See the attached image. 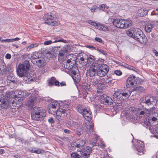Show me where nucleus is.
Wrapping results in <instances>:
<instances>
[{
  "label": "nucleus",
  "instance_id": "cd10ccee",
  "mask_svg": "<svg viewBox=\"0 0 158 158\" xmlns=\"http://www.w3.org/2000/svg\"><path fill=\"white\" fill-rule=\"evenodd\" d=\"M141 143L142 144L143 143L142 141L140 142H139L138 143L136 147V149L138 152H140V153L142 152L143 151L144 149V146L143 144H141Z\"/></svg>",
  "mask_w": 158,
  "mask_h": 158
},
{
  "label": "nucleus",
  "instance_id": "680f3d73",
  "mask_svg": "<svg viewBox=\"0 0 158 158\" xmlns=\"http://www.w3.org/2000/svg\"><path fill=\"white\" fill-rule=\"evenodd\" d=\"M48 122L50 123H55L53 118L52 117L48 119Z\"/></svg>",
  "mask_w": 158,
  "mask_h": 158
},
{
  "label": "nucleus",
  "instance_id": "ddd939ff",
  "mask_svg": "<svg viewBox=\"0 0 158 158\" xmlns=\"http://www.w3.org/2000/svg\"><path fill=\"white\" fill-rule=\"evenodd\" d=\"M101 97V102H102L103 104L106 105H110L113 102V100L111 98L106 95L103 94Z\"/></svg>",
  "mask_w": 158,
  "mask_h": 158
},
{
  "label": "nucleus",
  "instance_id": "6ab92c4d",
  "mask_svg": "<svg viewBox=\"0 0 158 158\" xmlns=\"http://www.w3.org/2000/svg\"><path fill=\"white\" fill-rule=\"evenodd\" d=\"M77 57L76 55L73 53H70V64L71 65L70 68H74L77 66L76 65V60Z\"/></svg>",
  "mask_w": 158,
  "mask_h": 158
},
{
  "label": "nucleus",
  "instance_id": "4be33fe9",
  "mask_svg": "<svg viewBox=\"0 0 158 158\" xmlns=\"http://www.w3.org/2000/svg\"><path fill=\"white\" fill-rule=\"evenodd\" d=\"M154 24L153 22L149 21L146 23L145 26V30L147 33L150 32L154 27Z\"/></svg>",
  "mask_w": 158,
  "mask_h": 158
},
{
  "label": "nucleus",
  "instance_id": "f3484780",
  "mask_svg": "<svg viewBox=\"0 0 158 158\" xmlns=\"http://www.w3.org/2000/svg\"><path fill=\"white\" fill-rule=\"evenodd\" d=\"M82 115L85 119L88 121H90L92 118V112L88 108L83 113Z\"/></svg>",
  "mask_w": 158,
  "mask_h": 158
},
{
  "label": "nucleus",
  "instance_id": "5fc2aeb1",
  "mask_svg": "<svg viewBox=\"0 0 158 158\" xmlns=\"http://www.w3.org/2000/svg\"><path fill=\"white\" fill-rule=\"evenodd\" d=\"M88 23L89 24L93 26H94L95 27H96V26L97 25V23H96L94 22H93V21H92L91 20L89 21Z\"/></svg>",
  "mask_w": 158,
  "mask_h": 158
},
{
  "label": "nucleus",
  "instance_id": "412c9836",
  "mask_svg": "<svg viewBox=\"0 0 158 158\" xmlns=\"http://www.w3.org/2000/svg\"><path fill=\"white\" fill-rule=\"evenodd\" d=\"M122 97L121 91H116L113 95V98L114 100L115 99L118 101H122L123 100Z\"/></svg>",
  "mask_w": 158,
  "mask_h": 158
},
{
  "label": "nucleus",
  "instance_id": "4468645a",
  "mask_svg": "<svg viewBox=\"0 0 158 158\" xmlns=\"http://www.w3.org/2000/svg\"><path fill=\"white\" fill-rule=\"evenodd\" d=\"M135 76L131 75L127 78L126 82V86L127 88H131L133 87L135 83Z\"/></svg>",
  "mask_w": 158,
  "mask_h": 158
},
{
  "label": "nucleus",
  "instance_id": "49530a36",
  "mask_svg": "<svg viewBox=\"0 0 158 158\" xmlns=\"http://www.w3.org/2000/svg\"><path fill=\"white\" fill-rule=\"evenodd\" d=\"M154 116H156V117H153L151 118V120L152 121L154 122L158 119V114L157 113H155Z\"/></svg>",
  "mask_w": 158,
  "mask_h": 158
},
{
  "label": "nucleus",
  "instance_id": "aec40b11",
  "mask_svg": "<svg viewBox=\"0 0 158 158\" xmlns=\"http://www.w3.org/2000/svg\"><path fill=\"white\" fill-rule=\"evenodd\" d=\"M150 113V111L148 109L143 107H141V110L138 113V114H137V116H139V117H143L147 114H148Z\"/></svg>",
  "mask_w": 158,
  "mask_h": 158
},
{
  "label": "nucleus",
  "instance_id": "8fccbe9b",
  "mask_svg": "<svg viewBox=\"0 0 158 158\" xmlns=\"http://www.w3.org/2000/svg\"><path fill=\"white\" fill-rule=\"evenodd\" d=\"M86 46L87 48H89L90 49H92V50H97V49H98V47H94L93 46H91V45H86Z\"/></svg>",
  "mask_w": 158,
  "mask_h": 158
},
{
  "label": "nucleus",
  "instance_id": "69168bd1",
  "mask_svg": "<svg viewBox=\"0 0 158 158\" xmlns=\"http://www.w3.org/2000/svg\"><path fill=\"white\" fill-rule=\"evenodd\" d=\"M52 43L51 40L45 41L44 42V44L45 45H47L51 44Z\"/></svg>",
  "mask_w": 158,
  "mask_h": 158
},
{
  "label": "nucleus",
  "instance_id": "58836bf2",
  "mask_svg": "<svg viewBox=\"0 0 158 158\" xmlns=\"http://www.w3.org/2000/svg\"><path fill=\"white\" fill-rule=\"evenodd\" d=\"M152 133L154 134L155 137L158 139V126L153 130Z\"/></svg>",
  "mask_w": 158,
  "mask_h": 158
},
{
  "label": "nucleus",
  "instance_id": "dca6fc26",
  "mask_svg": "<svg viewBox=\"0 0 158 158\" xmlns=\"http://www.w3.org/2000/svg\"><path fill=\"white\" fill-rule=\"evenodd\" d=\"M59 106L57 102H52L49 105V110H52L54 113H56L59 110Z\"/></svg>",
  "mask_w": 158,
  "mask_h": 158
},
{
  "label": "nucleus",
  "instance_id": "864d4df0",
  "mask_svg": "<svg viewBox=\"0 0 158 158\" xmlns=\"http://www.w3.org/2000/svg\"><path fill=\"white\" fill-rule=\"evenodd\" d=\"M130 88H127V89H123V91L124 92H125L128 93V92L129 93L130 95H130L131 93V91L130 89Z\"/></svg>",
  "mask_w": 158,
  "mask_h": 158
},
{
  "label": "nucleus",
  "instance_id": "f257e3e1",
  "mask_svg": "<svg viewBox=\"0 0 158 158\" xmlns=\"http://www.w3.org/2000/svg\"><path fill=\"white\" fill-rule=\"evenodd\" d=\"M46 115V111L42 108L35 107L31 112V117L32 119L35 121L42 120Z\"/></svg>",
  "mask_w": 158,
  "mask_h": 158
},
{
  "label": "nucleus",
  "instance_id": "338daca9",
  "mask_svg": "<svg viewBox=\"0 0 158 158\" xmlns=\"http://www.w3.org/2000/svg\"><path fill=\"white\" fill-rule=\"evenodd\" d=\"M5 57L7 59H9L11 58V55L9 53H7L5 56Z\"/></svg>",
  "mask_w": 158,
  "mask_h": 158
},
{
  "label": "nucleus",
  "instance_id": "2f4dec72",
  "mask_svg": "<svg viewBox=\"0 0 158 158\" xmlns=\"http://www.w3.org/2000/svg\"><path fill=\"white\" fill-rule=\"evenodd\" d=\"M96 27L99 30L103 31H107L108 30V27H105L101 24H97Z\"/></svg>",
  "mask_w": 158,
  "mask_h": 158
},
{
  "label": "nucleus",
  "instance_id": "c03bdc74",
  "mask_svg": "<svg viewBox=\"0 0 158 158\" xmlns=\"http://www.w3.org/2000/svg\"><path fill=\"white\" fill-rule=\"evenodd\" d=\"M104 60L102 58H100L98 59V60L95 61L97 63H98V65L99 66H100V65H102V64L104 62Z\"/></svg>",
  "mask_w": 158,
  "mask_h": 158
},
{
  "label": "nucleus",
  "instance_id": "c85d7f7f",
  "mask_svg": "<svg viewBox=\"0 0 158 158\" xmlns=\"http://www.w3.org/2000/svg\"><path fill=\"white\" fill-rule=\"evenodd\" d=\"M133 90L136 91V92L138 93L144 92L145 91V89H144L143 87L141 86L136 87L134 88Z\"/></svg>",
  "mask_w": 158,
  "mask_h": 158
},
{
  "label": "nucleus",
  "instance_id": "a211bd4d",
  "mask_svg": "<svg viewBox=\"0 0 158 158\" xmlns=\"http://www.w3.org/2000/svg\"><path fill=\"white\" fill-rule=\"evenodd\" d=\"M69 105L68 104H65V103L63 104V105H60L58 110L62 113H65L66 114H68V113L69 112Z\"/></svg>",
  "mask_w": 158,
  "mask_h": 158
},
{
  "label": "nucleus",
  "instance_id": "09e8293b",
  "mask_svg": "<svg viewBox=\"0 0 158 158\" xmlns=\"http://www.w3.org/2000/svg\"><path fill=\"white\" fill-rule=\"evenodd\" d=\"M94 40L100 43H102V44H104V42L99 37H96L95 38Z\"/></svg>",
  "mask_w": 158,
  "mask_h": 158
},
{
  "label": "nucleus",
  "instance_id": "4c0bfd02",
  "mask_svg": "<svg viewBox=\"0 0 158 158\" xmlns=\"http://www.w3.org/2000/svg\"><path fill=\"white\" fill-rule=\"evenodd\" d=\"M89 154L86 153L85 152L82 151L81 153V156H80L81 158H88L89 156Z\"/></svg>",
  "mask_w": 158,
  "mask_h": 158
},
{
  "label": "nucleus",
  "instance_id": "774afa93",
  "mask_svg": "<svg viewBox=\"0 0 158 158\" xmlns=\"http://www.w3.org/2000/svg\"><path fill=\"white\" fill-rule=\"evenodd\" d=\"M152 15H158V8L153 11Z\"/></svg>",
  "mask_w": 158,
  "mask_h": 158
},
{
  "label": "nucleus",
  "instance_id": "13d9d810",
  "mask_svg": "<svg viewBox=\"0 0 158 158\" xmlns=\"http://www.w3.org/2000/svg\"><path fill=\"white\" fill-rule=\"evenodd\" d=\"M42 150L40 149H39L38 150H34L33 153L36 154H39L42 152Z\"/></svg>",
  "mask_w": 158,
  "mask_h": 158
},
{
  "label": "nucleus",
  "instance_id": "72a5a7b5",
  "mask_svg": "<svg viewBox=\"0 0 158 158\" xmlns=\"http://www.w3.org/2000/svg\"><path fill=\"white\" fill-rule=\"evenodd\" d=\"M141 108L139 107V106H136L132 108L131 110L133 112L136 114H138V113L141 110Z\"/></svg>",
  "mask_w": 158,
  "mask_h": 158
},
{
  "label": "nucleus",
  "instance_id": "052dcab7",
  "mask_svg": "<svg viewBox=\"0 0 158 158\" xmlns=\"http://www.w3.org/2000/svg\"><path fill=\"white\" fill-rule=\"evenodd\" d=\"M87 131L88 130L90 132H93V131H94V128H93V126H89V128H88V127L87 128Z\"/></svg>",
  "mask_w": 158,
  "mask_h": 158
},
{
  "label": "nucleus",
  "instance_id": "f704fd0d",
  "mask_svg": "<svg viewBox=\"0 0 158 158\" xmlns=\"http://www.w3.org/2000/svg\"><path fill=\"white\" fill-rule=\"evenodd\" d=\"M56 80V78L54 77L49 79L48 80V85L49 86H52L54 84V81Z\"/></svg>",
  "mask_w": 158,
  "mask_h": 158
},
{
  "label": "nucleus",
  "instance_id": "bf43d9fd",
  "mask_svg": "<svg viewBox=\"0 0 158 158\" xmlns=\"http://www.w3.org/2000/svg\"><path fill=\"white\" fill-rule=\"evenodd\" d=\"M98 6L96 5H94L91 8V10L92 12H94L96 9H98Z\"/></svg>",
  "mask_w": 158,
  "mask_h": 158
},
{
  "label": "nucleus",
  "instance_id": "a878e982",
  "mask_svg": "<svg viewBox=\"0 0 158 158\" xmlns=\"http://www.w3.org/2000/svg\"><path fill=\"white\" fill-rule=\"evenodd\" d=\"M95 59L94 57L90 55L89 56H87L86 57V61H85V63L83 62V64H82V65L85 66L87 64H90L93 62L95 60Z\"/></svg>",
  "mask_w": 158,
  "mask_h": 158
},
{
  "label": "nucleus",
  "instance_id": "e2e57ef3",
  "mask_svg": "<svg viewBox=\"0 0 158 158\" xmlns=\"http://www.w3.org/2000/svg\"><path fill=\"white\" fill-rule=\"evenodd\" d=\"M98 9L100 10H104L105 9V5L104 4H102L98 7Z\"/></svg>",
  "mask_w": 158,
  "mask_h": 158
},
{
  "label": "nucleus",
  "instance_id": "7ed1b4c3",
  "mask_svg": "<svg viewBox=\"0 0 158 158\" xmlns=\"http://www.w3.org/2000/svg\"><path fill=\"white\" fill-rule=\"evenodd\" d=\"M132 21L131 20H125L120 19H114L113 22V25L119 28H126L132 25Z\"/></svg>",
  "mask_w": 158,
  "mask_h": 158
},
{
  "label": "nucleus",
  "instance_id": "0eeeda50",
  "mask_svg": "<svg viewBox=\"0 0 158 158\" xmlns=\"http://www.w3.org/2000/svg\"><path fill=\"white\" fill-rule=\"evenodd\" d=\"M109 67L106 64L101 65L98 68L97 72V75L100 77L104 76L108 73Z\"/></svg>",
  "mask_w": 158,
  "mask_h": 158
},
{
  "label": "nucleus",
  "instance_id": "473e14b6",
  "mask_svg": "<svg viewBox=\"0 0 158 158\" xmlns=\"http://www.w3.org/2000/svg\"><path fill=\"white\" fill-rule=\"evenodd\" d=\"M35 100V98H32L28 100L27 105L29 107H32L34 104V101Z\"/></svg>",
  "mask_w": 158,
  "mask_h": 158
},
{
  "label": "nucleus",
  "instance_id": "603ef678",
  "mask_svg": "<svg viewBox=\"0 0 158 158\" xmlns=\"http://www.w3.org/2000/svg\"><path fill=\"white\" fill-rule=\"evenodd\" d=\"M97 50L100 53H102V54H103L104 55H107V53L106 52H105L103 50L99 49L98 47V49H97Z\"/></svg>",
  "mask_w": 158,
  "mask_h": 158
},
{
  "label": "nucleus",
  "instance_id": "de8ad7c7",
  "mask_svg": "<svg viewBox=\"0 0 158 158\" xmlns=\"http://www.w3.org/2000/svg\"><path fill=\"white\" fill-rule=\"evenodd\" d=\"M127 35L133 38V29L131 31H128L127 32Z\"/></svg>",
  "mask_w": 158,
  "mask_h": 158
},
{
  "label": "nucleus",
  "instance_id": "a19ab883",
  "mask_svg": "<svg viewBox=\"0 0 158 158\" xmlns=\"http://www.w3.org/2000/svg\"><path fill=\"white\" fill-rule=\"evenodd\" d=\"M70 155L72 158H80V155L76 152L72 153Z\"/></svg>",
  "mask_w": 158,
  "mask_h": 158
},
{
  "label": "nucleus",
  "instance_id": "7c9ffc66",
  "mask_svg": "<svg viewBox=\"0 0 158 158\" xmlns=\"http://www.w3.org/2000/svg\"><path fill=\"white\" fill-rule=\"evenodd\" d=\"M70 129L72 130H76L78 127V124L74 122H70Z\"/></svg>",
  "mask_w": 158,
  "mask_h": 158
},
{
  "label": "nucleus",
  "instance_id": "20e7f679",
  "mask_svg": "<svg viewBox=\"0 0 158 158\" xmlns=\"http://www.w3.org/2000/svg\"><path fill=\"white\" fill-rule=\"evenodd\" d=\"M133 37L136 40L142 44H145L147 41V38L143 31L139 29L135 28L133 29Z\"/></svg>",
  "mask_w": 158,
  "mask_h": 158
},
{
  "label": "nucleus",
  "instance_id": "3c124183",
  "mask_svg": "<svg viewBox=\"0 0 158 158\" xmlns=\"http://www.w3.org/2000/svg\"><path fill=\"white\" fill-rule=\"evenodd\" d=\"M106 77H107L106 78V81H108V82L111 83L113 79H112L111 77L110 76H110H107Z\"/></svg>",
  "mask_w": 158,
  "mask_h": 158
},
{
  "label": "nucleus",
  "instance_id": "9d476101",
  "mask_svg": "<svg viewBox=\"0 0 158 158\" xmlns=\"http://www.w3.org/2000/svg\"><path fill=\"white\" fill-rule=\"evenodd\" d=\"M24 80L27 83H31L32 82L35 81L36 78V75L34 72L27 73L23 77Z\"/></svg>",
  "mask_w": 158,
  "mask_h": 158
},
{
  "label": "nucleus",
  "instance_id": "a18cd8bd",
  "mask_svg": "<svg viewBox=\"0 0 158 158\" xmlns=\"http://www.w3.org/2000/svg\"><path fill=\"white\" fill-rule=\"evenodd\" d=\"M128 93H128L125 92H124L123 91H121V93L122 96H124L125 97L128 98L129 96H130L129 93Z\"/></svg>",
  "mask_w": 158,
  "mask_h": 158
},
{
  "label": "nucleus",
  "instance_id": "393cba45",
  "mask_svg": "<svg viewBox=\"0 0 158 158\" xmlns=\"http://www.w3.org/2000/svg\"><path fill=\"white\" fill-rule=\"evenodd\" d=\"M40 54L37 52H34L31 55V62L33 64L40 57L39 56Z\"/></svg>",
  "mask_w": 158,
  "mask_h": 158
},
{
  "label": "nucleus",
  "instance_id": "0e129e2a",
  "mask_svg": "<svg viewBox=\"0 0 158 158\" xmlns=\"http://www.w3.org/2000/svg\"><path fill=\"white\" fill-rule=\"evenodd\" d=\"M54 42H62L64 43H65L66 42V40H64L63 39L56 40Z\"/></svg>",
  "mask_w": 158,
  "mask_h": 158
},
{
  "label": "nucleus",
  "instance_id": "79ce46f5",
  "mask_svg": "<svg viewBox=\"0 0 158 158\" xmlns=\"http://www.w3.org/2000/svg\"><path fill=\"white\" fill-rule=\"evenodd\" d=\"M104 87H102V85L101 86H98L97 88V93L98 94L102 93V89Z\"/></svg>",
  "mask_w": 158,
  "mask_h": 158
},
{
  "label": "nucleus",
  "instance_id": "c9c22d12",
  "mask_svg": "<svg viewBox=\"0 0 158 158\" xmlns=\"http://www.w3.org/2000/svg\"><path fill=\"white\" fill-rule=\"evenodd\" d=\"M82 151L87 154H89V155H90V153L92 152V149L91 147L87 146Z\"/></svg>",
  "mask_w": 158,
  "mask_h": 158
},
{
  "label": "nucleus",
  "instance_id": "9b49d317",
  "mask_svg": "<svg viewBox=\"0 0 158 158\" xmlns=\"http://www.w3.org/2000/svg\"><path fill=\"white\" fill-rule=\"evenodd\" d=\"M61 50L63 51V52H60L58 55V58L59 60H61L63 59L64 55L65 56V60H67V63H69V59H68L69 56L68 52V47L64 48L63 49H61Z\"/></svg>",
  "mask_w": 158,
  "mask_h": 158
},
{
  "label": "nucleus",
  "instance_id": "ea45409f",
  "mask_svg": "<svg viewBox=\"0 0 158 158\" xmlns=\"http://www.w3.org/2000/svg\"><path fill=\"white\" fill-rule=\"evenodd\" d=\"M125 67L129 69L133 70L135 72H137L138 71V70L137 69L135 68L134 67L130 65L127 64L126 65V67Z\"/></svg>",
  "mask_w": 158,
  "mask_h": 158
},
{
  "label": "nucleus",
  "instance_id": "2eb2a0df",
  "mask_svg": "<svg viewBox=\"0 0 158 158\" xmlns=\"http://www.w3.org/2000/svg\"><path fill=\"white\" fill-rule=\"evenodd\" d=\"M46 62L45 59L42 57L39 58L33 64L37 66L39 68H42L44 67L46 64Z\"/></svg>",
  "mask_w": 158,
  "mask_h": 158
},
{
  "label": "nucleus",
  "instance_id": "4d7b16f0",
  "mask_svg": "<svg viewBox=\"0 0 158 158\" xmlns=\"http://www.w3.org/2000/svg\"><path fill=\"white\" fill-rule=\"evenodd\" d=\"M83 57H81L80 60L82 61H84L85 59L86 60L87 55L86 54L84 53V55H82Z\"/></svg>",
  "mask_w": 158,
  "mask_h": 158
},
{
  "label": "nucleus",
  "instance_id": "f03ea898",
  "mask_svg": "<svg viewBox=\"0 0 158 158\" xmlns=\"http://www.w3.org/2000/svg\"><path fill=\"white\" fill-rule=\"evenodd\" d=\"M30 66L29 62L27 60L19 64L16 70L18 75L20 77H23L29 70Z\"/></svg>",
  "mask_w": 158,
  "mask_h": 158
},
{
  "label": "nucleus",
  "instance_id": "f8f14e48",
  "mask_svg": "<svg viewBox=\"0 0 158 158\" xmlns=\"http://www.w3.org/2000/svg\"><path fill=\"white\" fill-rule=\"evenodd\" d=\"M154 99L150 96H145L142 97L140 99V103H145L149 106L153 104Z\"/></svg>",
  "mask_w": 158,
  "mask_h": 158
},
{
  "label": "nucleus",
  "instance_id": "e433bc0d",
  "mask_svg": "<svg viewBox=\"0 0 158 158\" xmlns=\"http://www.w3.org/2000/svg\"><path fill=\"white\" fill-rule=\"evenodd\" d=\"M100 66H99L98 64V63H97L96 61L95 62L93 63L90 66V67L93 68L94 69H95L96 70H98V68Z\"/></svg>",
  "mask_w": 158,
  "mask_h": 158
},
{
  "label": "nucleus",
  "instance_id": "1a4fd4ad",
  "mask_svg": "<svg viewBox=\"0 0 158 158\" xmlns=\"http://www.w3.org/2000/svg\"><path fill=\"white\" fill-rule=\"evenodd\" d=\"M43 19L45 20L44 23L53 26L55 25L56 22L55 21L56 19L53 15H50L49 13L45 14Z\"/></svg>",
  "mask_w": 158,
  "mask_h": 158
},
{
  "label": "nucleus",
  "instance_id": "b1692460",
  "mask_svg": "<svg viewBox=\"0 0 158 158\" xmlns=\"http://www.w3.org/2000/svg\"><path fill=\"white\" fill-rule=\"evenodd\" d=\"M148 10L147 9L144 8H142L138 10V16L143 17L146 16L148 14Z\"/></svg>",
  "mask_w": 158,
  "mask_h": 158
},
{
  "label": "nucleus",
  "instance_id": "39448f33",
  "mask_svg": "<svg viewBox=\"0 0 158 158\" xmlns=\"http://www.w3.org/2000/svg\"><path fill=\"white\" fill-rule=\"evenodd\" d=\"M74 67L70 68V76L75 84H78L80 81L81 77L80 74L78 73V70L77 67V66Z\"/></svg>",
  "mask_w": 158,
  "mask_h": 158
},
{
  "label": "nucleus",
  "instance_id": "423d86ee",
  "mask_svg": "<svg viewBox=\"0 0 158 158\" xmlns=\"http://www.w3.org/2000/svg\"><path fill=\"white\" fill-rule=\"evenodd\" d=\"M86 141L83 139H78L75 141H73L71 144L70 150H74L76 148L81 149L86 143Z\"/></svg>",
  "mask_w": 158,
  "mask_h": 158
},
{
  "label": "nucleus",
  "instance_id": "c756f323",
  "mask_svg": "<svg viewBox=\"0 0 158 158\" xmlns=\"http://www.w3.org/2000/svg\"><path fill=\"white\" fill-rule=\"evenodd\" d=\"M97 70L90 67L89 69V74L90 76V77L94 76L96 74H97Z\"/></svg>",
  "mask_w": 158,
  "mask_h": 158
},
{
  "label": "nucleus",
  "instance_id": "6e6552de",
  "mask_svg": "<svg viewBox=\"0 0 158 158\" xmlns=\"http://www.w3.org/2000/svg\"><path fill=\"white\" fill-rule=\"evenodd\" d=\"M6 96L7 97V100L4 99L2 100V101H0L1 104L0 103V107L2 108H6L8 105H10L11 103L13 104L14 103V98L12 97H10V95L6 94Z\"/></svg>",
  "mask_w": 158,
  "mask_h": 158
},
{
  "label": "nucleus",
  "instance_id": "37998d69",
  "mask_svg": "<svg viewBox=\"0 0 158 158\" xmlns=\"http://www.w3.org/2000/svg\"><path fill=\"white\" fill-rule=\"evenodd\" d=\"M150 125H151V123L149 121L147 120L144 121L143 126L145 127L146 128L148 129Z\"/></svg>",
  "mask_w": 158,
  "mask_h": 158
},
{
  "label": "nucleus",
  "instance_id": "6e6d98bb",
  "mask_svg": "<svg viewBox=\"0 0 158 158\" xmlns=\"http://www.w3.org/2000/svg\"><path fill=\"white\" fill-rule=\"evenodd\" d=\"M114 73L117 75L120 76L122 74V72L120 70H116L114 71Z\"/></svg>",
  "mask_w": 158,
  "mask_h": 158
},
{
  "label": "nucleus",
  "instance_id": "5701e85b",
  "mask_svg": "<svg viewBox=\"0 0 158 158\" xmlns=\"http://www.w3.org/2000/svg\"><path fill=\"white\" fill-rule=\"evenodd\" d=\"M105 81L104 78H102L101 79V80L99 79H94L93 82L95 84V85L101 86L102 85V87L105 86V84H104V82Z\"/></svg>",
  "mask_w": 158,
  "mask_h": 158
},
{
  "label": "nucleus",
  "instance_id": "bb28decb",
  "mask_svg": "<svg viewBox=\"0 0 158 158\" xmlns=\"http://www.w3.org/2000/svg\"><path fill=\"white\" fill-rule=\"evenodd\" d=\"M77 108L78 112L82 114L87 109V108H85L84 105L82 104L78 105L77 106Z\"/></svg>",
  "mask_w": 158,
  "mask_h": 158
}]
</instances>
